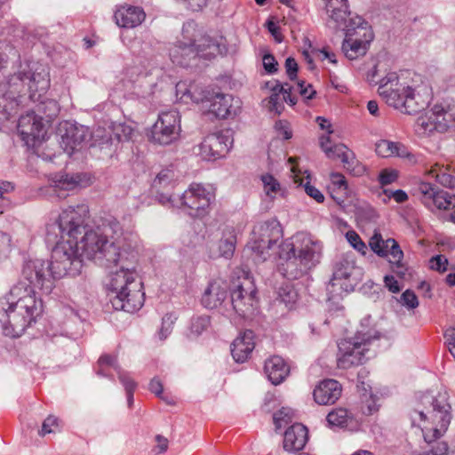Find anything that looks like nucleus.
<instances>
[{"label": "nucleus", "instance_id": "obj_1", "mask_svg": "<svg viewBox=\"0 0 455 455\" xmlns=\"http://www.w3.org/2000/svg\"><path fill=\"white\" fill-rule=\"evenodd\" d=\"M89 217V207L85 204L70 205L63 209L58 220L47 226L48 240L57 242L52 251V273L54 277L76 276L83 267V253L78 245V235L82 234L84 221Z\"/></svg>", "mask_w": 455, "mask_h": 455}, {"label": "nucleus", "instance_id": "obj_2", "mask_svg": "<svg viewBox=\"0 0 455 455\" xmlns=\"http://www.w3.org/2000/svg\"><path fill=\"white\" fill-rule=\"evenodd\" d=\"M129 243L138 246L137 235L132 232L124 233L116 220H109L102 228H90L84 220L82 234L78 235V245L83 256L105 267L116 262L124 249H128Z\"/></svg>", "mask_w": 455, "mask_h": 455}, {"label": "nucleus", "instance_id": "obj_3", "mask_svg": "<svg viewBox=\"0 0 455 455\" xmlns=\"http://www.w3.org/2000/svg\"><path fill=\"white\" fill-rule=\"evenodd\" d=\"M138 246L129 243L116 262L109 267L116 269L109 275L108 289L111 292V304L116 310L133 313L144 304L142 282L139 278Z\"/></svg>", "mask_w": 455, "mask_h": 455}, {"label": "nucleus", "instance_id": "obj_4", "mask_svg": "<svg viewBox=\"0 0 455 455\" xmlns=\"http://www.w3.org/2000/svg\"><path fill=\"white\" fill-rule=\"evenodd\" d=\"M43 313V301L24 283L14 284L0 299V323L5 336L17 338Z\"/></svg>", "mask_w": 455, "mask_h": 455}, {"label": "nucleus", "instance_id": "obj_5", "mask_svg": "<svg viewBox=\"0 0 455 455\" xmlns=\"http://www.w3.org/2000/svg\"><path fill=\"white\" fill-rule=\"evenodd\" d=\"M322 251L320 241L298 232L279 245L278 272L289 280L299 279L319 263Z\"/></svg>", "mask_w": 455, "mask_h": 455}, {"label": "nucleus", "instance_id": "obj_6", "mask_svg": "<svg viewBox=\"0 0 455 455\" xmlns=\"http://www.w3.org/2000/svg\"><path fill=\"white\" fill-rule=\"evenodd\" d=\"M379 94L386 103L402 113L413 115L426 108L432 100V89L421 82L415 86L401 84L395 72H390L380 81Z\"/></svg>", "mask_w": 455, "mask_h": 455}, {"label": "nucleus", "instance_id": "obj_7", "mask_svg": "<svg viewBox=\"0 0 455 455\" xmlns=\"http://www.w3.org/2000/svg\"><path fill=\"white\" fill-rule=\"evenodd\" d=\"M450 409L444 395L423 394L419 407L410 412L411 426L421 429L426 443H435L448 429L451 418Z\"/></svg>", "mask_w": 455, "mask_h": 455}, {"label": "nucleus", "instance_id": "obj_8", "mask_svg": "<svg viewBox=\"0 0 455 455\" xmlns=\"http://www.w3.org/2000/svg\"><path fill=\"white\" fill-rule=\"evenodd\" d=\"M334 30H342L346 37L342 44V51L349 60L363 56L373 39V33L368 23L358 15H350L343 19V24L339 27H329Z\"/></svg>", "mask_w": 455, "mask_h": 455}, {"label": "nucleus", "instance_id": "obj_9", "mask_svg": "<svg viewBox=\"0 0 455 455\" xmlns=\"http://www.w3.org/2000/svg\"><path fill=\"white\" fill-rule=\"evenodd\" d=\"M379 336L358 331L355 337L342 339L339 342L337 355V365L340 369H348L365 363L369 352V345L371 339Z\"/></svg>", "mask_w": 455, "mask_h": 455}, {"label": "nucleus", "instance_id": "obj_10", "mask_svg": "<svg viewBox=\"0 0 455 455\" xmlns=\"http://www.w3.org/2000/svg\"><path fill=\"white\" fill-rule=\"evenodd\" d=\"M54 277L50 263L42 259H29L25 262L21 278L17 283H24V285L32 290L36 295V290L44 294H50L54 287Z\"/></svg>", "mask_w": 455, "mask_h": 455}, {"label": "nucleus", "instance_id": "obj_11", "mask_svg": "<svg viewBox=\"0 0 455 455\" xmlns=\"http://www.w3.org/2000/svg\"><path fill=\"white\" fill-rule=\"evenodd\" d=\"M231 305L241 317L253 315L258 307L257 289L251 277L246 274L238 276L230 288Z\"/></svg>", "mask_w": 455, "mask_h": 455}, {"label": "nucleus", "instance_id": "obj_12", "mask_svg": "<svg viewBox=\"0 0 455 455\" xmlns=\"http://www.w3.org/2000/svg\"><path fill=\"white\" fill-rule=\"evenodd\" d=\"M356 271L355 261L351 253L343 254L336 259L332 277L326 287L330 299H334L342 296L343 292L347 293L353 290Z\"/></svg>", "mask_w": 455, "mask_h": 455}, {"label": "nucleus", "instance_id": "obj_13", "mask_svg": "<svg viewBox=\"0 0 455 455\" xmlns=\"http://www.w3.org/2000/svg\"><path fill=\"white\" fill-rule=\"evenodd\" d=\"M280 233L278 224L275 221L258 223L251 234L247 249L251 251L253 260L265 261L269 256V250L275 243Z\"/></svg>", "mask_w": 455, "mask_h": 455}, {"label": "nucleus", "instance_id": "obj_14", "mask_svg": "<svg viewBox=\"0 0 455 455\" xmlns=\"http://www.w3.org/2000/svg\"><path fill=\"white\" fill-rule=\"evenodd\" d=\"M214 198V193L210 188L199 183H192L179 197V202L180 206L187 209L190 216L201 218L208 213Z\"/></svg>", "mask_w": 455, "mask_h": 455}, {"label": "nucleus", "instance_id": "obj_15", "mask_svg": "<svg viewBox=\"0 0 455 455\" xmlns=\"http://www.w3.org/2000/svg\"><path fill=\"white\" fill-rule=\"evenodd\" d=\"M181 132L180 115L172 109L161 112L151 131V139L160 145H169L180 137Z\"/></svg>", "mask_w": 455, "mask_h": 455}, {"label": "nucleus", "instance_id": "obj_16", "mask_svg": "<svg viewBox=\"0 0 455 455\" xmlns=\"http://www.w3.org/2000/svg\"><path fill=\"white\" fill-rule=\"evenodd\" d=\"M190 27L191 24L183 27L182 31L185 41H178L170 50V57L172 62L178 65H185L187 59L195 58L197 55H208V53H204V45H196L195 39L187 37L186 34L189 32ZM204 40L208 42L207 46L212 50L209 54L214 55L218 45L212 43L209 38H205Z\"/></svg>", "mask_w": 455, "mask_h": 455}, {"label": "nucleus", "instance_id": "obj_17", "mask_svg": "<svg viewBox=\"0 0 455 455\" xmlns=\"http://www.w3.org/2000/svg\"><path fill=\"white\" fill-rule=\"evenodd\" d=\"M28 64H20L13 73H11L7 78L8 91L0 97V113L7 116L16 108L18 102L16 95L20 92L24 84L28 83Z\"/></svg>", "mask_w": 455, "mask_h": 455}, {"label": "nucleus", "instance_id": "obj_18", "mask_svg": "<svg viewBox=\"0 0 455 455\" xmlns=\"http://www.w3.org/2000/svg\"><path fill=\"white\" fill-rule=\"evenodd\" d=\"M419 193L420 201L430 211H455V195L448 191L439 189L431 183L422 182L419 186Z\"/></svg>", "mask_w": 455, "mask_h": 455}, {"label": "nucleus", "instance_id": "obj_19", "mask_svg": "<svg viewBox=\"0 0 455 455\" xmlns=\"http://www.w3.org/2000/svg\"><path fill=\"white\" fill-rule=\"evenodd\" d=\"M232 140L222 132L206 136L204 140L194 148V152L203 160L214 161L224 156L229 150Z\"/></svg>", "mask_w": 455, "mask_h": 455}, {"label": "nucleus", "instance_id": "obj_20", "mask_svg": "<svg viewBox=\"0 0 455 455\" xmlns=\"http://www.w3.org/2000/svg\"><path fill=\"white\" fill-rule=\"evenodd\" d=\"M320 147L330 159H340L344 168L354 172L355 175H361L364 167L358 164L355 154L344 144L331 145L329 135L320 137Z\"/></svg>", "mask_w": 455, "mask_h": 455}, {"label": "nucleus", "instance_id": "obj_21", "mask_svg": "<svg viewBox=\"0 0 455 455\" xmlns=\"http://www.w3.org/2000/svg\"><path fill=\"white\" fill-rule=\"evenodd\" d=\"M17 129L21 140L28 147H36L45 135L43 118L33 111L20 117Z\"/></svg>", "mask_w": 455, "mask_h": 455}, {"label": "nucleus", "instance_id": "obj_22", "mask_svg": "<svg viewBox=\"0 0 455 455\" xmlns=\"http://www.w3.org/2000/svg\"><path fill=\"white\" fill-rule=\"evenodd\" d=\"M62 129L65 130V133L61 134L60 143L63 150L68 155L73 154V152L86 142L91 136L89 129L84 125L65 123L61 125L60 131Z\"/></svg>", "mask_w": 455, "mask_h": 455}, {"label": "nucleus", "instance_id": "obj_23", "mask_svg": "<svg viewBox=\"0 0 455 455\" xmlns=\"http://www.w3.org/2000/svg\"><path fill=\"white\" fill-rule=\"evenodd\" d=\"M241 108V100L231 94L216 93L210 100V112L219 118L235 116Z\"/></svg>", "mask_w": 455, "mask_h": 455}, {"label": "nucleus", "instance_id": "obj_24", "mask_svg": "<svg viewBox=\"0 0 455 455\" xmlns=\"http://www.w3.org/2000/svg\"><path fill=\"white\" fill-rule=\"evenodd\" d=\"M342 387L335 379H323L313 391L314 400L320 405L335 403L341 395Z\"/></svg>", "mask_w": 455, "mask_h": 455}, {"label": "nucleus", "instance_id": "obj_25", "mask_svg": "<svg viewBox=\"0 0 455 455\" xmlns=\"http://www.w3.org/2000/svg\"><path fill=\"white\" fill-rule=\"evenodd\" d=\"M228 285L222 280H212L204 289L201 303L205 308L214 309L227 299Z\"/></svg>", "mask_w": 455, "mask_h": 455}, {"label": "nucleus", "instance_id": "obj_26", "mask_svg": "<svg viewBox=\"0 0 455 455\" xmlns=\"http://www.w3.org/2000/svg\"><path fill=\"white\" fill-rule=\"evenodd\" d=\"M327 16L328 27H339L343 24V19L351 15L347 0H321Z\"/></svg>", "mask_w": 455, "mask_h": 455}, {"label": "nucleus", "instance_id": "obj_27", "mask_svg": "<svg viewBox=\"0 0 455 455\" xmlns=\"http://www.w3.org/2000/svg\"><path fill=\"white\" fill-rule=\"evenodd\" d=\"M114 17L117 26L125 28H132L142 23L146 14L140 7L124 5L116 11Z\"/></svg>", "mask_w": 455, "mask_h": 455}, {"label": "nucleus", "instance_id": "obj_28", "mask_svg": "<svg viewBox=\"0 0 455 455\" xmlns=\"http://www.w3.org/2000/svg\"><path fill=\"white\" fill-rule=\"evenodd\" d=\"M28 86L31 92H38L39 96L44 93L50 87V74L46 66L33 64L28 66Z\"/></svg>", "mask_w": 455, "mask_h": 455}, {"label": "nucleus", "instance_id": "obj_29", "mask_svg": "<svg viewBox=\"0 0 455 455\" xmlns=\"http://www.w3.org/2000/svg\"><path fill=\"white\" fill-rule=\"evenodd\" d=\"M254 347V333L246 330L233 341L231 354L235 362L243 363L250 357Z\"/></svg>", "mask_w": 455, "mask_h": 455}, {"label": "nucleus", "instance_id": "obj_30", "mask_svg": "<svg viewBox=\"0 0 455 455\" xmlns=\"http://www.w3.org/2000/svg\"><path fill=\"white\" fill-rule=\"evenodd\" d=\"M307 438V427L300 423H295L284 432L283 449L288 452L302 450Z\"/></svg>", "mask_w": 455, "mask_h": 455}, {"label": "nucleus", "instance_id": "obj_31", "mask_svg": "<svg viewBox=\"0 0 455 455\" xmlns=\"http://www.w3.org/2000/svg\"><path fill=\"white\" fill-rule=\"evenodd\" d=\"M375 151L381 157L398 156L407 158L411 163H416V158L406 147L399 142L381 140L376 143Z\"/></svg>", "mask_w": 455, "mask_h": 455}, {"label": "nucleus", "instance_id": "obj_32", "mask_svg": "<svg viewBox=\"0 0 455 455\" xmlns=\"http://www.w3.org/2000/svg\"><path fill=\"white\" fill-rule=\"evenodd\" d=\"M264 371L272 384L278 385L289 375L290 367L281 356L274 355L266 360Z\"/></svg>", "mask_w": 455, "mask_h": 455}, {"label": "nucleus", "instance_id": "obj_33", "mask_svg": "<svg viewBox=\"0 0 455 455\" xmlns=\"http://www.w3.org/2000/svg\"><path fill=\"white\" fill-rule=\"evenodd\" d=\"M235 243L236 237L234 233H225L217 243H214L210 247V258H225L227 259H231L235 250Z\"/></svg>", "mask_w": 455, "mask_h": 455}, {"label": "nucleus", "instance_id": "obj_34", "mask_svg": "<svg viewBox=\"0 0 455 455\" xmlns=\"http://www.w3.org/2000/svg\"><path fill=\"white\" fill-rule=\"evenodd\" d=\"M435 122L437 132H446L455 129V111L445 109L440 105H435L431 109Z\"/></svg>", "mask_w": 455, "mask_h": 455}, {"label": "nucleus", "instance_id": "obj_35", "mask_svg": "<svg viewBox=\"0 0 455 455\" xmlns=\"http://www.w3.org/2000/svg\"><path fill=\"white\" fill-rule=\"evenodd\" d=\"M176 96L179 100L186 104L189 102L198 103L204 101L205 98L203 92H197L195 84H188L186 82H179L176 84Z\"/></svg>", "mask_w": 455, "mask_h": 455}, {"label": "nucleus", "instance_id": "obj_36", "mask_svg": "<svg viewBox=\"0 0 455 455\" xmlns=\"http://www.w3.org/2000/svg\"><path fill=\"white\" fill-rule=\"evenodd\" d=\"M415 131L420 136H430L436 132L435 122L432 110L425 116L417 119Z\"/></svg>", "mask_w": 455, "mask_h": 455}, {"label": "nucleus", "instance_id": "obj_37", "mask_svg": "<svg viewBox=\"0 0 455 455\" xmlns=\"http://www.w3.org/2000/svg\"><path fill=\"white\" fill-rule=\"evenodd\" d=\"M174 172L170 169L162 170L153 180V188L156 191L173 188Z\"/></svg>", "mask_w": 455, "mask_h": 455}, {"label": "nucleus", "instance_id": "obj_38", "mask_svg": "<svg viewBox=\"0 0 455 455\" xmlns=\"http://www.w3.org/2000/svg\"><path fill=\"white\" fill-rule=\"evenodd\" d=\"M263 189L267 196L274 199L281 193V186L278 180L271 174H264L261 176Z\"/></svg>", "mask_w": 455, "mask_h": 455}, {"label": "nucleus", "instance_id": "obj_39", "mask_svg": "<svg viewBox=\"0 0 455 455\" xmlns=\"http://www.w3.org/2000/svg\"><path fill=\"white\" fill-rule=\"evenodd\" d=\"M348 412L346 409L338 408L327 415V422L333 427H344L348 419Z\"/></svg>", "mask_w": 455, "mask_h": 455}, {"label": "nucleus", "instance_id": "obj_40", "mask_svg": "<svg viewBox=\"0 0 455 455\" xmlns=\"http://www.w3.org/2000/svg\"><path fill=\"white\" fill-rule=\"evenodd\" d=\"M118 379L125 388L128 405L132 406V404L133 403V392H134L137 385L133 381V379H131L129 374L125 371H119Z\"/></svg>", "mask_w": 455, "mask_h": 455}, {"label": "nucleus", "instance_id": "obj_41", "mask_svg": "<svg viewBox=\"0 0 455 455\" xmlns=\"http://www.w3.org/2000/svg\"><path fill=\"white\" fill-rule=\"evenodd\" d=\"M81 182V174H66L65 176H61V178L57 181L56 187L64 190H71L79 186Z\"/></svg>", "mask_w": 455, "mask_h": 455}, {"label": "nucleus", "instance_id": "obj_42", "mask_svg": "<svg viewBox=\"0 0 455 455\" xmlns=\"http://www.w3.org/2000/svg\"><path fill=\"white\" fill-rule=\"evenodd\" d=\"M134 129L128 124H119L114 127V135L117 141H128L133 139Z\"/></svg>", "mask_w": 455, "mask_h": 455}, {"label": "nucleus", "instance_id": "obj_43", "mask_svg": "<svg viewBox=\"0 0 455 455\" xmlns=\"http://www.w3.org/2000/svg\"><path fill=\"white\" fill-rule=\"evenodd\" d=\"M210 325V317L207 315L195 316L191 319L190 331L196 336L207 330Z\"/></svg>", "mask_w": 455, "mask_h": 455}, {"label": "nucleus", "instance_id": "obj_44", "mask_svg": "<svg viewBox=\"0 0 455 455\" xmlns=\"http://www.w3.org/2000/svg\"><path fill=\"white\" fill-rule=\"evenodd\" d=\"M292 411L289 408H282L274 414L273 419L276 429H280L291 422Z\"/></svg>", "mask_w": 455, "mask_h": 455}, {"label": "nucleus", "instance_id": "obj_45", "mask_svg": "<svg viewBox=\"0 0 455 455\" xmlns=\"http://www.w3.org/2000/svg\"><path fill=\"white\" fill-rule=\"evenodd\" d=\"M387 245H390V251H388L389 262L395 264L397 267H400V262L403 257V252L400 249L399 244L395 239H387Z\"/></svg>", "mask_w": 455, "mask_h": 455}, {"label": "nucleus", "instance_id": "obj_46", "mask_svg": "<svg viewBox=\"0 0 455 455\" xmlns=\"http://www.w3.org/2000/svg\"><path fill=\"white\" fill-rule=\"evenodd\" d=\"M385 240L381 235L375 233L370 239L369 245L371 249L380 257H387L388 251L384 249Z\"/></svg>", "mask_w": 455, "mask_h": 455}, {"label": "nucleus", "instance_id": "obj_47", "mask_svg": "<svg viewBox=\"0 0 455 455\" xmlns=\"http://www.w3.org/2000/svg\"><path fill=\"white\" fill-rule=\"evenodd\" d=\"M346 237L354 249L361 252L363 255L366 253V244L363 242V240L356 232L348 231L346 234Z\"/></svg>", "mask_w": 455, "mask_h": 455}, {"label": "nucleus", "instance_id": "obj_48", "mask_svg": "<svg viewBox=\"0 0 455 455\" xmlns=\"http://www.w3.org/2000/svg\"><path fill=\"white\" fill-rule=\"evenodd\" d=\"M295 91H297L305 100L313 99L316 93L312 84H307L305 81H299L295 85Z\"/></svg>", "mask_w": 455, "mask_h": 455}, {"label": "nucleus", "instance_id": "obj_49", "mask_svg": "<svg viewBox=\"0 0 455 455\" xmlns=\"http://www.w3.org/2000/svg\"><path fill=\"white\" fill-rule=\"evenodd\" d=\"M267 107L270 112H275L277 115L283 112L284 106L278 92L272 93L269 96Z\"/></svg>", "mask_w": 455, "mask_h": 455}, {"label": "nucleus", "instance_id": "obj_50", "mask_svg": "<svg viewBox=\"0 0 455 455\" xmlns=\"http://www.w3.org/2000/svg\"><path fill=\"white\" fill-rule=\"evenodd\" d=\"M398 179V172L391 169H384L379 175V182L384 187L394 183Z\"/></svg>", "mask_w": 455, "mask_h": 455}, {"label": "nucleus", "instance_id": "obj_51", "mask_svg": "<svg viewBox=\"0 0 455 455\" xmlns=\"http://www.w3.org/2000/svg\"><path fill=\"white\" fill-rule=\"evenodd\" d=\"M275 129L277 132V135L283 140H289L292 137L291 125L285 120L277 121L275 124Z\"/></svg>", "mask_w": 455, "mask_h": 455}, {"label": "nucleus", "instance_id": "obj_52", "mask_svg": "<svg viewBox=\"0 0 455 455\" xmlns=\"http://www.w3.org/2000/svg\"><path fill=\"white\" fill-rule=\"evenodd\" d=\"M12 57L17 56V52L14 49H12L11 46L4 43L0 44V71H2L4 68H6V65L8 63L9 55L7 52Z\"/></svg>", "mask_w": 455, "mask_h": 455}, {"label": "nucleus", "instance_id": "obj_53", "mask_svg": "<svg viewBox=\"0 0 455 455\" xmlns=\"http://www.w3.org/2000/svg\"><path fill=\"white\" fill-rule=\"evenodd\" d=\"M400 302L408 308L413 309L419 306V300L416 294L411 291L406 290L401 296Z\"/></svg>", "mask_w": 455, "mask_h": 455}, {"label": "nucleus", "instance_id": "obj_54", "mask_svg": "<svg viewBox=\"0 0 455 455\" xmlns=\"http://www.w3.org/2000/svg\"><path fill=\"white\" fill-rule=\"evenodd\" d=\"M448 259L443 255H436L430 259V267L438 272L447 270Z\"/></svg>", "mask_w": 455, "mask_h": 455}, {"label": "nucleus", "instance_id": "obj_55", "mask_svg": "<svg viewBox=\"0 0 455 455\" xmlns=\"http://www.w3.org/2000/svg\"><path fill=\"white\" fill-rule=\"evenodd\" d=\"M14 190V186L10 181L0 180V200H2L3 204L0 206L2 208L4 205L8 204V200L6 196ZM0 212H3V210L0 209Z\"/></svg>", "mask_w": 455, "mask_h": 455}, {"label": "nucleus", "instance_id": "obj_56", "mask_svg": "<svg viewBox=\"0 0 455 455\" xmlns=\"http://www.w3.org/2000/svg\"><path fill=\"white\" fill-rule=\"evenodd\" d=\"M173 322L171 315H165L163 318L162 326L158 332L159 339L161 340L165 339L172 331Z\"/></svg>", "mask_w": 455, "mask_h": 455}, {"label": "nucleus", "instance_id": "obj_57", "mask_svg": "<svg viewBox=\"0 0 455 455\" xmlns=\"http://www.w3.org/2000/svg\"><path fill=\"white\" fill-rule=\"evenodd\" d=\"M149 390L155 394L157 397L164 400L166 403H170L171 402L163 395V384L157 378H154L149 383Z\"/></svg>", "mask_w": 455, "mask_h": 455}, {"label": "nucleus", "instance_id": "obj_58", "mask_svg": "<svg viewBox=\"0 0 455 455\" xmlns=\"http://www.w3.org/2000/svg\"><path fill=\"white\" fill-rule=\"evenodd\" d=\"M53 427H57V419L53 416L46 418L43 423L42 429L39 431V435H44L55 431Z\"/></svg>", "mask_w": 455, "mask_h": 455}, {"label": "nucleus", "instance_id": "obj_59", "mask_svg": "<svg viewBox=\"0 0 455 455\" xmlns=\"http://www.w3.org/2000/svg\"><path fill=\"white\" fill-rule=\"evenodd\" d=\"M304 188L307 195L315 199L317 203L323 202L324 196L323 193L318 188L312 186L308 181L304 185Z\"/></svg>", "mask_w": 455, "mask_h": 455}, {"label": "nucleus", "instance_id": "obj_60", "mask_svg": "<svg viewBox=\"0 0 455 455\" xmlns=\"http://www.w3.org/2000/svg\"><path fill=\"white\" fill-rule=\"evenodd\" d=\"M263 67L265 70L269 73L273 74L277 71V61L275 60V57L271 54H265L263 56Z\"/></svg>", "mask_w": 455, "mask_h": 455}, {"label": "nucleus", "instance_id": "obj_61", "mask_svg": "<svg viewBox=\"0 0 455 455\" xmlns=\"http://www.w3.org/2000/svg\"><path fill=\"white\" fill-rule=\"evenodd\" d=\"M285 69L287 76L291 80H293L297 77L298 72V64L295 59L289 57L285 60Z\"/></svg>", "mask_w": 455, "mask_h": 455}, {"label": "nucleus", "instance_id": "obj_62", "mask_svg": "<svg viewBox=\"0 0 455 455\" xmlns=\"http://www.w3.org/2000/svg\"><path fill=\"white\" fill-rule=\"evenodd\" d=\"M384 194L388 197V198H394L395 201L396 203H404L407 199H408V196L407 194L402 190V189H397V190H388V189H385L384 190Z\"/></svg>", "mask_w": 455, "mask_h": 455}, {"label": "nucleus", "instance_id": "obj_63", "mask_svg": "<svg viewBox=\"0 0 455 455\" xmlns=\"http://www.w3.org/2000/svg\"><path fill=\"white\" fill-rule=\"evenodd\" d=\"M98 363L100 367H103L104 365H109L112 366L117 371V373L119 371H123L116 364V358L115 356L109 355H101Z\"/></svg>", "mask_w": 455, "mask_h": 455}, {"label": "nucleus", "instance_id": "obj_64", "mask_svg": "<svg viewBox=\"0 0 455 455\" xmlns=\"http://www.w3.org/2000/svg\"><path fill=\"white\" fill-rule=\"evenodd\" d=\"M384 283L385 286L393 293H397L401 290L397 280L393 275H386Z\"/></svg>", "mask_w": 455, "mask_h": 455}]
</instances>
